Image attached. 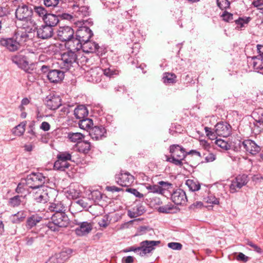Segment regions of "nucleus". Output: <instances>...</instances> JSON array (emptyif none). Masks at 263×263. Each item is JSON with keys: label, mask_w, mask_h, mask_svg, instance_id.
Instances as JSON below:
<instances>
[{"label": "nucleus", "mask_w": 263, "mask_h": 263, "mask_svg": "<svg viewBox=\"0 0 263 263\" xmlns=\"http://www.w3.org/2000/svg\"><path fill=\"white\" fill-rule=\"evenodd\" d=\"M171 199L177 205L186 204L187 198L185 192L182 189L178 188L174 189L170 194Z\"/></svg>", "instance_id": "8"}, {"label": "nucleus", "mask_w": 263, "mask_h": 263, "mask_svg": "<svg viewBox=\"0 0 263 263\" xmlns=\"http://www.w3.org/2000/svg\"><path fill=\"white\" fill-rule=\"evenodd\" d=\"M103 71L104 75L109 77H111L112 76L117 74L116 71L113 69L110 68V67L104 69H103Z\"/></svg>", "instance_id": "58"}, {"label": "nucleus", "mask_w": 263, "mask_h": 263, "mask_svg": "<svg viewBox=\"0 0 263 263\" xmlns=\"http://www.w3.org/2000/svg\"><path fill=\"white\" fill-rule=\"evenodd\" d=\"M92 30L88 27L82 26L80 27L76 32V37L73 39V44L76 46L84 42L88 41L93 36Z\"/></svg>", "instance_id": "5"}, {"label": "nucleus", "mask_w": 263, "mask_h": 263, "mask_svg": "<svg viewBox=\"0 0 263 263\" xmlns=\"http://www.w3.org/2000/svg\"><path fill=\"white\" fill-rule=\"evenodd\" d=\"M98 44L96 42H91L89 40L84 42L78 45H73V50H79L82 49L84 52L93 53L98 51L99 49Z\"/></svg>", "instance_id": "14"}, {"label": "nucleus", "mask_w": 263, "mask_h": 263, "mask_svg": "<svg viewBox=\"0 0 263 263\" xmlns=\"http://www.w3.org/2000/svg\"><path fill=\"white\" fill-rule=\"evenodd\" d=\"M160 243V241L145 240L141 242L139 254L140 256H144L150 253L155 248L154 247Z\"/></svg>", "instance_id": "17"}, {"label": "nucleus", "mask_w": 263, "mask_h": 263, "mask_svg": "<svg viewBox=\"0 0 263 263\" xmlns=\"http://www.w3.org/2000/svg\"><path fill=\"white\" fill-rule=\"evenodd\" d=\"M33 10L35 14L42 18L43 20L48 13V10L43 6H34Z\"/></svg>", "instance_id": "36"}, {"label": "nucleus", "mask_w": 263, "mask_h": 263, "mask_svg": "<svg viewBox=\"0 0 263 263\" xmlns=\"http://www.w3.org/2000/svg\"><path fill=\"white\" fill-rule=\"evenodd\" d=\"M203 206V204L202 202L196 201L190 206V209L191 210L195 211L197 209H201Z\"/></svg>", "instance_id": "55"}, {"label": "nucleus", "mask_w": 263, "mask_h": 263, "mask_svg": "<svg viewBox=\"0 0 263 263\" xmlns=\"http://www.w3.org/2000/svg\"><path fill=\"white\" fill-rule=\"evenodd\" d=\"M88 111L87 108L83 105H78L74 110V115L76 118L81 120L87 116Z\"/></svg>", "instance_id": "29"}, {"label": "nucleus", "mask_w": 263, "mask_h": 263, "mask_svg": "<svg viewBox=\"0 0 263 263\" xmlns=\"http://www.w3.org/2000/svg\"><path fill=\"white\" fill-rule=\"evenodd\" d=\"M73 49V47L61 55V68L66 70H69L72 66V64L77 61V56L76 53L72 51Z\"/></svg>", "instance_id": "6"}, {"label": "nucleus", "mask_w": 263, "mask_h": 263, "mask_svg": "<svg viewBox=\"0 0 263 263\" xmlns=\"http://www.w3.org/2000/svg\"><path fill=\"white\" fill-rule=\"evenodd\" d=\"M231 126L226 122H220L215 126V133L219 136L223 137H228L231 135Z\"/></svg>", "instance_id": "15"}, {"label": "nucleus", "mask_w": 263, "mask_h": 263, "mask_svg": "<svg viewBox=\"0 0 263 263\" xmlns=\"http://www.w3.org/2000/svg\"><path fill=\"white\" fill-rule=\"evenodd\" d=\"M79 227L76 228V233L77 235L84 236L88 234L92 229V225L87 221L77 223Z\"/></svg>", "instance_id": "23"}, {"label": "nucleus", "mask_w": 263, "mask_h": 263, "mask_svg": "<svg viewBox=\"0 0 263 263\" xmlns=\"http://www.w3.org/2000/svg\"><path fill=\"white\" fill-rule=\"evenodd\" d=\"M215 143L218 146L224 150L229 149L230 147L227 142L221 139H217L215 141Z\"/></svg>", "instance_id": "50"}, {"label": "nucleus", "mask_w": 263, "mask_h": 263, "mask_svg": "<svg viewBox=\"0 0 263 263\" xmlns=\"http://www.w3.org/2000/svg\"><path fill=\"white\" fill-rule=\"evenodd\" d=\"M48 209L49 211L55 213L64 212L65 207L62 201L54 200V202L49 203Z\"/></svg>", "instance_id": "28"}, {"label": "nucleus", "mask_w": 263, "mask_h": 263, "mask_svg": "<svg viewBox=\"0 0 263 263\" xmlns=\"http://www.w3.org/2000/svg\"><path fill=\"white\" fill-rule=\"evenodd\" d=\"M77 147L79 152L87 154L91 149V144L87 141H80L77 144Z\"/></svg>", "instance_id": "35"}, {"label": "nucleus", "mask_w": 263, "mask_h": 263, "mask_svg": "<svg viewBox=\"0 0 263 263\" xmlns=\"http://www.w3.org/2000/svg\"><path fill=\"white\" fill-rule=\"evenodd\" d=\"M145 211L144 206L141 203H139L128 210L127 215L131 218H136L142 215Z\"/></svg>", "instance_id": "24"}, {"label": "nucleus", "mask_w": 263, "mask_h": 263, "mask_svg": "<svg viewBox=\"0 0 263 263\" xmlns=\"http://www.w3.org/2000/svg\"><path fill=\"white\" fill-rule=\"evenodd\" d=\"M248 177L247 175H239L234 179L230 186V191L234 193L240 189L243 186L247 184L248 182Z\"/></svg>", "instance_id": "13"}, {"label": "nucleus", "mask_w": 263, "mask_h": 263, "mask_svg": "<svg viewBox=\"0 0 263 263\" xmlns=\"http://www.w3.org/2000/svg\"><path fill=\"white\" fill-rule=\"evenodd\" d=\"M74 31L69 26L60 27L57 31L58 39L62 42L72 43L73 44Z\"/></svg>", "instance_id": "7"}, {"label": "nucleus", "mask_w": 263, "mask_h": 263, "mask_svg": "<svg viewBox=\"0 0 263 263\" xmlns=\"http://www.w3.org/2000/svg\"><path fill=\"white\" fill-rule=\"evenodd\" d=\"M26 217V214L24 211H21L11 216L10 218L13 223H18L23 221Z\"/></svg>", "instance_id": "38"}, {"label": "nucleus", "mask_w": 263, "mask_h": 263, "mask_svg": "<svg viewBox=\"0 0 263 263\" xmlns=\"http://www.w3.org/2000/svg\"><path fill=\"white\" fill-rule=\"evenodd\" d=\"M84 137L80 133L69 132L68 133L67 138L72 142H77L78 144Z\"/></svg>", "instance_id": "41"}, {"label": "nucleus", "mask_w": 263, "mask_h": 263, "mask_svg": "<svg viewBox=\"0 0 263 263\" xmlns=\"http://www.w3.org/2000/svg\"><path fill=\"white\" fill-rule=\"evenodd\" d=\"M185 184L192 192L199 191V192L202 189L200 183L196 180L188 179L186 181Z\"/></svg>", "instance_id": "32"}, {"label": "nucleus", "mask_w": 263, "mask_h": 263, "mask_svg": "<svg viewBox=\"0 0 263 263\" xmlns=\"http://www.w3.org/2000/svg\"><path fill=\"white\" fill-rule=\"evenodd\" d=\"M163 79L165 83L173 84L176 82V76L174 73H166Z\"/></svg>", "instance_id": "46"}, {"label": "nucleus", "mask_w": 263, "mask_h": 263, "mask_svg": "<svg viewBox=\"0 0 263 263\" xmlns=\"http://www.w3.org/2000/svg\"><path fill=\"white\" fill-rule=\"evenodd\" d=\"M249 64L252 65L254 69L257 72L263 69V58L258 56L253 57L249 61Z\"/></svg>", "instance_id": "30"}, {"label": "nucleus", "mask_w": 263, "mask_h": 263, "mask_svg": "<svg viewBox=\"0 0 263 263\" xmlns=\"http://www.w3.org/2000/svg\"><path fill=\"white\" fill-rule=\"evenodd\" d=\"M105 190L109 192H111L112 193L116 192H120L122 190V189L120 187H117L116 186H107L105 187Z\"/></svg>", "instance_id": "61"}, {"label": "nucleus", "mask_w": 263, "mask_h": 263, "mask_svg": "<svg viewBox=\"0 0 263 263\" xmlns=\"http://www.w3.org/2000/svg\"><path fill=\"white\" fill-rule=\"evenodd\" d=\"M57 158L60 161L68 162V161H71L72 156L69 152H62L59 153Z\"/></svg>", "instance_id": "45"}, {"label": "nucleus", "mask_w": 263, "mask_h": 263, "mask_svg": "<svg viewBox=\"0 0 263 263\" xmlns=\"http://www.w3.org/2000/svg\"><path fill=\"white\" fill-rule=\"evenodd\" d=\"M51 222H49L47 226L52 231H59L60 228L66 227L69 224V218L64 212L54 213L51 216Z\"/></svg>", "instance_id": "3"}, {"label": "nucleus", "mask_w": 263, "mask_h": 263, "mask_svg": "<svg viewBox=\"0 0 263 263\" xmlns=\"http://www.w3.org/2000/svg\"><path fill=\"white\" fill-rule=\"evenodd\" d=\"M31 40L28 32L17 31L10 37H3L0 39V46L5 48L10 52L18 50L21 47Z\"/></svg>", "instance_id": "1"}, {"label": "nucleus", "mask_w": 263, "mask_h": 263, "mask_svg": "<svg viewBox=\"0 0 263 263\" xmlns=\"http://www.w3.org/2000/svg\"><path fill=\"white\" fill-rule=\"evenodd\" d=\"M42 218L37 214H33L27 218L26 221V227L28 229H31L35 227L37 223L40 222Z\"/></svg>", "instance_id": "31"}, {"label": "nucleus", "mask_w": 263, "mask_h": 263, "mask_svg": "<svg viewBox=\"0 0 263 263\" xmlns=\"http://www.w3.org/2000/svg\"><path fill=\"white\" fill-rule=\"evenodd\" d=\"M46 105L51 110H55L61 105V99L59 96L50 95L45 99Z\"/></svg>", "instance_id": "18"}, {"label": "nucleus", "mask_w": 263, "mask_h": 263, "mask_svg": "<svg viewBox=\"0 0 263 263\" xmlns=\"http://www.w3.org/2000/svg\"><path fill=\"white\" fill-rule=\"evenodd\" d=\"M13 63L16 64L20 68L23 69L26 72H30V68L29 67V63L27 58L23 55L21 52L17 53L16 55L12 57Z\"/></svg>", "instance_id": "16"}, {"label": "nucleus", "mask_w": 263, "mask_h": 263, "mask_svg": "<svg viewBox=\"0 0 263 263\" xmlns=\"http://www.w3.org/2000/svg\"><path fill=\"white\" fill-rule=\"evenodd\" d=\"M47 78L50 82L57 83L64 79V72L57 69L51 70L48 73Z\"/></svg>", "instance_id": "22"}, {"label": "nucleus", "mask_w": 263, "mask_h": 263, "mask_svg": "<svg viewBox=\"0 0 263 263\" xmlns=\"http://www.w3.org/2000/svg\"><path fill=\"white\" fill-rule=\"evenodd\" d=\"M33 9L26 4L18 6L15 10V16L19 20H28L33 14Z\"/></svg>", "instance_id": "9"}, {"label": "nucleus", "mask_w": 263, "mask_h": 263, "mask_svg": "<svg viewBox=\"0 0 263 263\" xmlns=\"http://www.w3.org/2000/svg\"><path fill=\"white\" fill-rule=\"evenodd\" d=\"M126 191L130 193L131 194L134 195L136 197L139 198H141L144 197L142 193H140L137 189H135L128 188L126 189Z\"/></svg>", "instance_id": "57"}, {"label": "nucleus", "mask_w": 263, "mask_h": 263, "mask_svg": "<svg viewBox=\"0 0 263 263\" xmlns=\"http://www.w3.org/2000/svg\"><path fill=\"white\" fill-rule=\"evenodd\" d=\"M50 189L48 188L47 186L38 189V191L36 192V195L34 198L35 201L39 203L47 202L49 200L48 190Z\"/></svg>", "instance_id": "21"}, {"label": "nucleus", "mask_w": 263, "mask_h": 263, "mask_svg": "<svg viewBox=\"0 0 263 263\" xmlns=\"http://www.w3.org/2000/svg\"><path fill=\"white\" fill-rule=\"evenodd\" d=\"M252 116L255 121H260L263 122V108H256L253 111Z\"/></svg>", "instance_id": "43"}, {"label": "nucleus", "mask_w": 263, "mask_h": 263, "mask_svg": "<svg viewBox=\"0 0 263 263\" xmlns=\"http://www.w3.org/2000/svg\"><path fill=\"white\" fill-rule=\"evenodd\" d=\"M249 257L246 256L242 253H239L237 256L236 257V259L238 261H242L245 262H247L248 260Z\"/></svg>", "instance_id": "59"}, {"label": "nucleus", "mask_w": 263, "mask_h": 263, "mask_svg": "<svg viewBox=\"0 0 263 263\" xmlns=\"http://www.w3.org/2000/svg\"><path fill=\"white\" fill-rule=\"evenodd\" d=\"M73 9L74 16L78 18H83L89 16L90 14L88 6L73 5Z\"/></svg>", "instance_id": "25"}, {"label": "nucleus", "mask_w": 263, "mask_h": 263, "mask_svg": "<svg viewBox=\"0 0 263 263\" xmlns=\"http://www.w3.org/2000/svg\"><path fill=\"white\" fill-rule=\"evenodd\" d=\"M93 125V121L91 119L84 118L80 120L79 122V125L80 128L88 130L91 129Z\"/></svg>", "instance_id": "37"}, {"label": "nucleus", "mask_w": 263, "mask_h": 263, "mask_svg": "<svg viewBox=\"0 0 263 263\" xmlns=\"http://www.w3.org/2000/svg\"><path fill=\"white\" fill-rule=\"evenodd\" d=\"M217 4L221 10H224L230 7V3L228 0H217Z\"/></svg>", "instance_id": "51"}, {"label": "nucleus", "mask_w": 263, "mask_h": 263, "mask_svg": "<svg viewBox=\"0 0 263 263\" xmlns=\"http://www.w3.org/2000/svg\"><path fill=\"white\" fill-rule=\"evenodd\" d=\"M250 127L253 133L255 135L259 134L263 130V122L254 120L253 124L251 123Z\"/></svg>", "instance_id": "40"}, {"label": "nucleus", "mask_w": 263, "mask_h": 263, "mask_svg": "<svg viewBox=\"0 0 263 263\" xmlns=\"http://www.w3.org/2000/svg\"><path fill=\"white\" fill-rule=\"evenodd\" d=\"M168 149L171 155L170 157L166 156V161L177 166H182V161L186 156L184 148L179 144H172Z\"/></svg>", "instance_id": "2"}, {"label": "nucleus", "mask_w": 263, "mask_h": 263, "mask_svg": "<svg viewBox=\"0 0 263 263\" xmlns=\"http://www.w3.org/2000/svg\"><path fill=\"white\" fill-rule=\"evenodd\" d=\"M159 184V190L161 191L159 192V194L165 195L166 196L167 192H168L169 195L171 194L174 190L173 185L171 183L168 182L160 181L158 182Z\"/></svg>", "instance_id": "26"}, {"label": "nucleus", "mask_w": 263, "mask_h": 263, "mask_svg": "<svg viewBox=\"0 0 263 263\" xmlns=\"http://www.w3.org/2000/svg\"><path fill=\"white\" fill-rule=\"evenodd\" d=\"M117 183L122 186H129L134 181V177L127 172L121 171L115 177Z\"/></svg>", "instance_id": "11"}, {"label": "nucleus", "mask_w": 263, "mask_h": 263, "mask_svg": "<svg viewBox=\"0 0 263 263\" xmlns=\"http://www.w3.org/2000/svg\"><path fill=\"white\" fill-rule=\"evenodd\" d=\"M108 221L107 218H102L99 222V225L101 227L106 228L108 225Z\"/></svg>", "instance_id": "64"}, {"label": "nucleus", "mask_w": 263, "mask_h": 263, "mask_svg": "<svg viewBox=\"0 0 263 263\" xmlns=\"http://www.w3.org/2000/svg\"><path fill=\"white\" fill-rule=\"evenodd\" d=\"M26 185L25 181L22 180V182L19 183L15 189V192L18 194L23 193L25 191V186Z\"/></svg>", "instance_id": "56"}, {"label": "nucleus", "mask_w": 263, "mask_h": 263, "mask_svg": "<svg viewBox=\"0 0 263 263\" xmlns=\"http://www.w3.org/2000/svg\"><path fill=\"white\" fill-rule=\"evenodd\" d=\"M247 244L248 245L250 246V247H251L252 248H253L254 249V250L257 253H261V248L259 247H258V246H257L256 245L253 243L252 241H248L247 242Z\"/></svg>", "instance_id": "60"}, {"label": "nucleus", "mask_w": 263, "mask_h": 263, "mask_svg": "<svg viewBox=\"0 0 263 263\" xmlns=\"http://www.w3.org/2000/svg\"><path fill=\"white\" fill-rule=\"evenodd\" d=\"M146 188L149 192L155 194H159V192H161V191L159 190V187L158 183L153 185L148 184L146 186Z\"/></svg>", "instance_id": "52"}, {"label": "nucleus", "mask_w": 263, "mask_h": 263, "mask_svg": "<svg viewBox=\"0 0 263 263\" xmlns=\"http://www.w3.org/2000/svg\"><path fill=\"white\" fill-rule=\"evenodd\" d=\"M26 123L22 122L16 126L13 129V133L16 136H21L24 134L25 131Z\"/></svg>", "instance_id": "44"}, {"label": "nucleus", "mask_w": 263, "mask_h": 263, "mask_svg": "<svg viewBox=\"0 0 263 263\" xmlns=\"http://www.w3.org/2000/svg\"><path fill=\"white\" fill-rule=\"evenodd\" d=\"M106 130L103 126H95L92 127L89 131V134L91 138L95 140L101 139L105 137Z\"/></svg>", "instance_id": "20"}, {"label": "nucleus", "mask_w": 263, "mask_h": 263, "mask_svg": "<svg viewBox=\"0 0 263 263\" xmlns=\"http://www.w3.org/2000/svg\"><path fill=\"white\" fill-rule=\"evenodd\" d=\"M46 180V178L43 176V174L40 173H32L26 177L24 179L26 186L32 189H39L44 185Z\"/></svg>", "instance_id": "4"}, {"label": "nucleus", "mask_w": 263, "mask_h": 263, "mask_svg": "<svg viewBox=\"0 0 263 263\" xmlns=\"http://www.w3.org/2000/svg\"><path fill=\"white\" fill-rule=\"evenodd\" d=\"M90 198H91L95 201H97L100 200L102 198V194L98 190H94L92 191L89 195Z\"/></svg>", "instance_id": "49"}, {"label": "nucleus", "mask_w": 263, "mask_h": 263, "mask_svg": "<svg viewBox=\"0 0 263 263\" xmlns=\"http://www.w3.org/2000/svg\"><path fill=\"white\" fill-rule=\"evenodd\" d=\"M167 246L170 248L175 250H180L182 247V245L179 242H170Z\"/></svg>", "instance_id": "54"}, {"label": "nucleus", "mask_w": 263, "mask_h": 263, "mask_svg": "<svg viewBox=\"0 0 263 263\" xmlns=\"http://www.w3.org/2000/svg\"><path fill=\"white\" fill-rule=\"evenodd\" d=\"M9 203L12 207L20 205L21 203V196L16 195L10 198Z\"/></svg>", "instance_id": "48"}, {"label": "nucleus", "mask_w": 263, "mask_h": 263, "mask_svg": "<svg viewBox=\"0 0 263 263\" xmlns=\"http://www.w3.org/2000/svg\"><path fill=\"white\" fill-rule=\"evenodd\" d=\"M222 19L225 22H230L233 19V14L227 11H224L222 15Z\"/></svg>", "instance_id": "53"}, {"label": "nucleus", "mask_w": 263, "mask_h": 263, "mask_svg": "<svg viewBox=\"0 0 263 263\" xmlns=\"http://www.w3.org/2000/svg\"><path fill=\"white\" fill-rule=\"evenodd\" d=\"M178 210V208L172 203L160 206L158 211L162 213H175Z\"/></svg>", "instance_id": "33"}, {"label": "nucleus", "mask_w": 263, "mask_h": 263, "mask_svg": "<svg viewBox=\"0 0 263 263\" xmlns=\"http://www.w3.org/2000/svg\"><path fill=\"white\" fill-rule=\"evenodd\" d=\"M43 21L45 25L52 28L57 26L59 22L58 14H54L48 12L45 17L44 18Z\"/></svg>", "instance_id": "27"}, {"label": "nucleus", "mask_w": 263, "mask_h": 263, "mask_svg": "<svg viewBox=\"0 0 263 263\" xmlns=\"http://www.w3.org/2000/svg\"><path fill=\"white\" fill-rule=\"evenodd\" d=\"M73 252V250L69 248L65 249L61 252L60 257L63 260H66L69 258Z\"/></svg>", "instance_id": "47"}, {"label": "nucleus", "mask_w": 263, "mask_h": 263, "mask_svg": "<svg viewBox=\"0 0 263 263\" xmlns=\"http://www.w3.org/2000/svg\"><path fill=\"white\" fill-rule=\"evenodd\" d=\"M70 165L68 162L60 161L59 159H57L54 163L53 168L57 171H65L69 167Z\"/></svg>", "instance_id": "34"}, {"label": "nucleus", "mask_w": 263, "mask_h": 263, "mask_svg": "<svg viewBox=\"0 0 263 263\" xmlns=\"http://www.w3.org/2000/svg\"><path fill=\"white\" fill-rule=\"evenodd\" d=\"M37 35L42 39H48L51 37L53 34V28L47 25H43L39 28H36Z\"/></svg>", "instance_id": "19"}, {"label": "nucleus", "mask_w": 263, "mask_h": 263, "mask_svg": "<svg viewBox=\"0 0 263 263\" xmlns=\"http://www.w3.org/2000/svg\"><path fill=\"white\" fill-rule=\"evenodd\" d=\"M251 20V17H239L237 20L234 21V22L237 25L236 28L238 29H241L242 28L245 27V25L248 24V23Z\"/></svg>", "instance_id": "39"}, {"label": "nucleus", "mask_w": 263, "mask_h": 263, "mask_svg": "<svg viewBox=\"0 0 263 263\" xmlns=\"http://www.w3.org/2000/svg\"><path fill=\"white\" fill-rule=\"evenodd\" d=\"M216 159V156L213 153H209L205 157V160L206 162H213Z\"/></svg>", "instance_id": "62"}, {"label": "nucleus", "mask_w": 263, "mask_h": 263, "mask_svg": "<svg viewBox=\"0 0 263 263\" xmlns=\"http://www.w3.org/2000/svg\"><path fill=\"white\" fill-rule=\"evenodd\" d=\"M60 0H43L44 5L49 10L58 8Z\"/></svg>", "instance_id": "42"}, {"label": "nucleus", "mask_w": 263, "mask_h": 263, "mask_svg": "<svg viewBox=\"0 0 263 263\" xmlns=\"http://www.w3.org/2000/svg\"><path fill=\"white\" fill-rule=\"evenodd\" d=\"M239 146L252 155H256L261 150L260 146L251 139H247L240 142Z\"/></svg>", "instance_id": "12"}, {"label": "nucleus", "mask_w": 263, "mask_h": 263, "mask_svg": "<svg viewBox=\"0 0 263 263\" xmlns=\"http://www.w3.org/2000/svg\"><path fill=\"white\" fill-rule=\"evenodd\" d=\"M40 128L45 132L48 131L50 128V125L48 122L44 121L42 123Z\"/></svg>", "instance_id": "63"}, {"label": "nucleus", "mask_w": 263, "mask_h": 263, "mask_svg": "<svg viewBox=\"0 0 263 263\" xmlns=\"http://www.w3.org/2000/svg\"><path fill=\"white\" fill-rule=\"evenodd\" d=\"M198 193V196L207 203L218 204L219 203V199L216 198L214 195L211 193L208 187L204 185L202 186V189Z\"/></svg>", "instance_id": "10"}]
</instances>
